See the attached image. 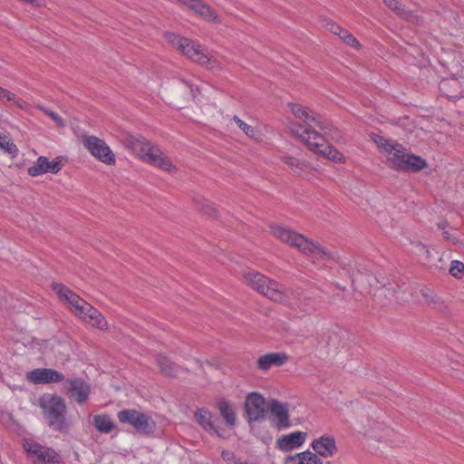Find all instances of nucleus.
Returning <instances> with one entry per match:
<instances>
[{
  "label": "nucleus",
  "instance_id": "0eeeda50",
  "mask_svg": "<svg viewBox=\"0 0 464 464\" xmlns=\"http://www.w3.org/2000/svg\"><path fill=\"white\" fill-rule=\"evenodd\" d=\"M40 407L48 425L56 431H65L70 421L65 417L66 404L60 396L45 395L40 399Z\"/></svg>",
  "mask_w": 464,
  "mask_h": 464
},
{
  "label": "nucleus",
  "instance_id": "a19ab883",
  "mask_svg": "<svg viewBox=\"0 0 464 464\" xmlns=\"http://www.w3.org/2000/svg\"><path fill=\"white\" fill-rule=\"evenodd\" d=\"M184 83L189 88L192 96L196 98L197 94L199 92L198 87L192 83H189L188 82H184Z\"/></svg>",
  "mask_w": 464,
  "mask_h": 464
},
{
  "label": "nucleus",
  "instance_id": "c85d7f7f",
  "mask_svg": "<svg viewBox=\"0 0 464 464\" xmlns=\"http://www.w3.org/2000/svg\"><path fill=\"white\" fill-rule=\"evenodd\" d=\"M383 2L389 9L393 11L398 15L405 19L410 18L411 13L408 10H406L404 5L401 4L398 0H383Z\"/></svg>",
  "mask_w": 464,
  "mask_h": 464
},
{
  "label": "nucleus",
  "instance_id": "2f4dec72",
  "mask_svg": "<svg viewBox=\"0 0 464 464\" xmlns=\"http://www.w3.org/2000/svg\"><path fill=\"white\" fill-rule=\"evenodd\" d=\"M411 244H412V252L415 255L423 256L426 261L430 260V251L424 244H422L421 242H419V241L412 242Z\"/></svg>",
  "mask_w": 464,
  "mask_h": 464
},
{
  "label": "nucleus",
  "instance_id": "ddd939ff",
  "mask_svg": "<svg viewBox=\"0 0 464 464\" xmlns=\"http://www.w3.org/2000/svg\"><path fill=\"white\" fill-rule=\"evenodd\" d=\"M246 412L252 421L263 420L266 414V401L265 397L256 392H250L246 397Z\"/></svg>",
  "mask_w": 464,
  "mask_h": 464
},
{
  "label": "nucleus",
  "instance_id": "58836bf2",
  "mask_svg": "<svg viewBox=\"0 0 464 464\" xmlns=\"http://www.w3.org/2000/svg\"><path fill=\"white\" fill-rule=\"evenodd\" d=\"M288 107L291 111V112L296 117V118H300V116L302 115V112L304 111V110L305 109L304 106H302L298 103H293V102H289L288 104Z\"/></svg>",
  "mask_w": 464,
  "mask_h": 464
},
{
  "label": "nucleus",
  "instance_id": "473e14b6",
  "mask_svg": "<svg viewBox=\"0 0 464 464\" xmlns=\"http://www.w3.org/2000/svg\"><path fill=\"white\" fill-rule=\"evenodd\" d=\"M450 274L455 278H461L464 276V264L459 260L451 261Z\"/></svg>",
  "mask_w": 464,
  "mask_h": 464
},
{
  "label": "nucleus",
  "instance_id": "f3484780",
  "mask_svg": "<svg viewBox=\"0 0 464 464\" xmlns=\"http://www.w3.org/2000/svg\"><path fill=\"white\" fill-rule=\"evenodd\" d=\"M26 379L34 384H49L63 382L64 375L54 369L38 368L28 372Z\"/></svg>",
  "mask_w": 464,
  "mask_h": 464
},
{
  "label": "nucleus",
  "instance_id": "a211bd4d",
  "mask_svg": "<svg viewBox=\"0 0 464 464\" xmlns=\"http://www.w3.org/2000/svg\"><path fill=\"white\" fill-rule=\"evenodd\" d=\"M307 439L304 431H293L277 438L276 447L281 451H291L302 447Z\"/></svg>",
  "mask_w": 464,
  "mask_h": 464
},
{
  "label": "nucleus",
  "instance_id": "c756f323",
  "mask_svg": "<svg viewBox=\"0 0 464 464\" xmlns=\"http://www.w3.org/2000/svg\"><path fill=\"white\" fill-rule=\"evenodd\" d=\"M233 120L234 121L237 123V125L238 126V128L240 130H242V131L246 135L248 136L250 139H253V140H257L258 138V133L257 131L256 130V129L250 125H248L247 123H246L245 121H243L240 118H238L237 116H234L233 117Z\"/></svg>",
  "mask_w": 464,
  "mask_h": 464
},
{
  "label": "nucleus",
  "instance_id": "7c9ffc66",
  "mask_svg": "<svg viewBox=\"0 0 464 464\" xmlns=\"http://www.w3.org/2000/svg\"><path fill=\"white\" fill-rule=\"evenodd\" d=\"M157 362L160 368V371L166 375H173L175 373L173 363L170 360L162 354L157 356Z\"/></svg>",
  "mask_w": 464,
  "mask_h": 464
},
{
  "label": "nucleus",
  "instance_id": "f257e3e1",
  "mask_svg": "<svg viewBox=\"0 0 464 464\" xmlns=\"http://www.w3.org/2000/svg\"><path fill=\"white\" fill-rule=\"evenodd\" d=\"M371 140L380 152L386 156L388 166L394 169L416 172L427 166L423 158L408 152L401 144L395 140L375 133L371 134Z\"/></svg>",
  "mask_w": 464,
  "mask_h": 464
},
{
  "label": "nucleus",
  "instance_id": "9d476101",
  "mask_svg": "<svg viewBox=\"0 0 464 464\" xmlns=\"http://www.w3.org/2000/svg\"><path fill=\"white\" fill-rule=\"evenodd\" d=\"M82 142L90 154L102 163L109 166L116 163L115 154L101 138L92 135H82Z\"/></svg>",
  "mask_w": 464,
  "mask_h": 464
},
{
  "label": "nucleus",
  "instance_id": "393cba45",
  "mask_svg": "<svg viewBox=\"0 0 464 464\" xmlns=\"http://www.w3.org/2000/svg\"><path fill=\"white\" fill-rule=\"evenodd\" d=\"M299 119L304 121L308 125V128L306 129L309 130H312L311 128L313 127H318L321 130H326L324 123L320 119H317L314 116V113L311 111L307 107H305ZM302 127L305 129L304 126Z\"/></svg>",
  "mask_w": 464,
  "mask_h": 464
},
{
  "label": "nucleus",
  "instance_id": "a18cd8bd",
  "mask_svg": "<svg viewBox=\"0 0 464 464\" xmlns=\"http://www.w3.org/2000/svg\"><path fill=\"white\" fill-rule=\"evenodd\" d=\"M439 228H440V229H444V228H445V227H444L443 225L440 224V225H439Z\"/></svg>",
  "mask_w": 464,
  "mask_h": 464
},
{
  "label": "nucleus",
  "instance_id": "a878e982",
  "mask_svg": "<svg viewBox=\"0 0 464 464\" xmlns=\"http://www.w3.org/2000/svg\"><path fill=\"white\" fill-rule=\"evenodd\" d=\"M195 418L198 424L207 431H216L212 421V414L209 411L198 409L195 412Z\"/></svg>",
  "mask_w": 464,
  "mask_h": 464
},
{
  "label": "nucleus",
  "instance_id": "aec40b11",
  "mask_svg": "<svg viewBox=\"0 0 464 464\" xmlns=\"http://www.w3.org/2000/svg\"><path fill=\"white\" fill-rule=\"evenodd\" d=\"M179 3L197 13L203 19L218 23V18L215 11L201 0H178Z\"/></svg>",
  "mask_w": 464,
  "mask_h": 464
},
{
  "label": "nucleus",
  "instance_id": "e433bc0d",
  "mask_svg": "<svg viewBox=\"0 0 464 464\" xmlns=\"http://www.w3.org/2000/svg\"><path fill=\"white\" fill-rule=\"evenodd\" d=\"M0 424H2L5 428H12L14 426L15 421L12 413L8 411H2L0 413Z\"/></svg>",
  "mask_w": 464,
  "mask_h": 464
},
{
  "label": "nucleus",
  "instance_id": "f8f14e48",
  "mask_svg": "<svg viewBox=\"0 0 464 464\" xmlns=\"http://www.w3.org/2000/svg\"><path fill=\"white\" fill-rule=\"evenodd\" d=\"M270 420L278 430H286L291 426L289 416V405L273 399L269 401Z\"/></svg>",
  "mask_w": 464,
  "mask_h": 464
},
{
  "label": "nucleus",
  "instance_id": "423d86ee",
  "mask_svg": "<svg viewBox=\"0 0 464 464\" xmlns=\"http://www.w3.org/2000/svg\"><path fill=\"white\" fill-rule=\"evenodd\" d=\"M168 40L180 50L188 59L207 69L215 70L219 68L218 61L199 44L188 38L180 37L174 34H167Z\"/></svg>",
  "mask_w": 464,
  "mask_h": 464
},
{
  "label": "nucleus",
  "instance_id": "2eb2a0df",
  "mask_svg": "<svg viewBox=\"0 0 464 464\" xmlns=\"http://www.w3.org/2000/svg\"><path fill=\"white\" fill-rule=\"evenodd\" d=\"M63 386L66 392L79 404L84 403L89 398L91 387L82 378L64 379Z\"/></svg>",
  "mask_w": 464,
  "mask_h": 464
},
{
  "label": "nucleus",
  "instance_id": "b1692460",
  "mask_svg": "<svg viewBox=\"0 0 464 464\" xmlns=\"http://www.w3.org/2000/svg\"><path fill=\"white\" fill-rule=\"evenodd\" d=\"M93 425L101 433H109L115 427L111 418L106 414L95 415Z\"/></svg>",
  "mask_w": 464,
  "mask_h": 464
},
{
  "label": "nucleus",
  "instance_id": "1a4fd4ad",
  "mask_svg": "<svg viewBox=\"0 0 464 464\" xmlns=\"http://www.w3.org/2000/svg\"><path fill=\"white\" fill-rule=\"evenodd\" d=\"M23 446L28 459L34 464H65L55 450L43 446L32 439H24Z\"/></svg>",
  "mask_w": 464,
  "mask_h": 464
},
{
  "label": "nucleus",
  "instance_id": "5701e85b",
  "mask_svg": "<svg viewBox=\"0 0 464 464\" xmlns=\"http://www.w3.org/2000/svg\"><path fill=\"white\" fill-rule=\"evenodd\" d=\"M218 409L220 415L224 418L228 425H235L237 417L235 412V406L231 402L226 399H220L218 401Z\"/></svg>",
  "mask_w": 464,
  "mask_h": 464
},
{
  "label": "nucleus",
  "instance_id": "c9c22d12",
  "mask_svg": "<svg viewBox=\"0 0 464 464\" xmlns=\"http://www.w3.org/2000/svg\"><path fill=\"white\" fill-rule=\"evenodd\" d=\"M41 111H43L48 117H50L59 128H63L65 126V122L63 118L52 110H48L44 107H39Z\"/></svg>",
  "mask_w": 464,
  "mask_h": 464
},
{
  "label": "nucleus",
  "instance_id": "9b49d317",
  "mask_svg": "<svg viewBox=\"0 0 464 464\" xmlns=\"http://www.w3.org/2000/svg\"><path fill=\"white\" fill-rule=\"evenodd\" d=\"M117 416L120 422L130 424L138 432L151 434L156 430L155 421L143 412L128 409L120 411Z\"/></svg>",
  "mask_w": 464,
  "mask_h": 464
},
{
  "label": "nucleus",
  "instance_id": "dca6fc26",
  "mask_svg": "<svg viewBox=\"0 0 464 464\" xmlns=\"http://www.w3.org/2000/svg\"><path fill=\"white\" fill-rule=\"evenodd\" d=\"M312 453H316L319 459H329L337 452V444L334 437L330 434H324L314 439L311 444Z\"/></svg>",
  "mask_w": 464,
  "mask_h": 464
},
{
  "label": "nucleus",
  "instance_id": "39448f33",
  "mask_svg": "<svg viewBox=\"0 0 464 464\" xmlns=\"http://www.w3.org/2000/svg\"><path fill=\"white\" fill-rule=\"evenodd\" d=\"M289 129L293 134L298 137L310 150L334 162H345L344 156L334 146L329 144L324 137L316 130L304 129L302 125L292 122Z\"/></svg>",
  "mask_w": 464,
  "mask_h": 464
},
{
  "label": "nucleus",
  "instance_id": "4468645a",
  "mask_svg": "<svg viewBox=\"0 0 464 464\" xmlns=\"http://www.w3.org/2000/svg\"><path fill=\"white\" fill-rule=\"evenodd\" d=\"M61 157H56L53 160L45 156H39L37 160L27 169L31 177H39L47 173L57 174L63 169Z\"/></svg>",
  "mask_w": 464,
  "mask_h": 464
},
{
  "label": "nucleus",
  "instance_id": "ea45409f",
  "mask_svg": "<svg viewBox=\"0 0 464 464\" xmlns=\"http://www.w3.org/2000/svg\"><path fill=\"white\" fill-rule=\"evenodd\" d=\"M451 83L455 84L456 81L455 80H452V81L444 80L440 82V89L441 92H445L448 97L453 99V98H457L458 95H450L449 93L446 92L448 86H450Z\"/></svg>",
  "mask_w": 464,
  "mask_h": 464
},
{
  "label": "nucleus",
  "instance_id": "cd10ccee",
  "mask_svg": "<svg viewBox=\"0 0 464 464\" xmlns=\"http://www.w3.org/2000/svg\"><path fill=\"white\" fill-rule=\"evenodd\" d=\"M0 151H4L14 158L18 155L19 150L7 136L0 134Z\"/></svg>",
  "mask_w": 464,
  "mask_h": 464
},
{
  "label": "nucleus",
  "instance_id": "79ce46f5",
  "mask_svg": "<svg viewBox=\"0 0 464 464\" xmlns=\"http://www.w3.org/2000/svg\"><path fill=\"white\" fill-rule=\"evenodd\" d=\"M443 235H444L445 238H447L448 240L451 241L453 244H457L459 242L457 237L452 236L449 231H445L443 233Z\"/></svg>",
  "mask_w": 464,
  "mask_h": 464
},
{
  "label": "nucleus",
  "instance_id": "37998d69",
  "mask_svg": "<svg viewBox=\"0 0 464 464\" xmlns=\"http://www.w3.org/2000/svg\"><path fill=\"white\" fill-rule=\"evenodd\" d=\"M222 457L225 460H230L234 459V453L228 450H223Z\"/></svg>",
  "mask_w": 464,
  "mask_h": 464
},
{
  "label": "nucleus",
  "instance_id": "72a5a7b5",
  "mask_svg": "<svg viewBox=\"0 0 464 464\" xmlns=\"http://www.w3.org/2000/svg\"><path fill=\"white\" fill-rule=\"evenodd\" d=\"M340 38L343 39V42L349 46H352L355 49L361 48V44L357 39L346 29L343 31Z\"/></svg>",
  "mask_w": 464,
  "mask_h": 464
},
{
  "label": "nucleus",
  "instance_id": "7ed1b4c3",
  "mask_svg": "<svg viewBox=\"0 0 464 464\" xmlns=\"http://www.w3.org/2000/svg\"><path fill=\"white\" fill-rule=\"evenodd\" d=\"M52 289L75 316L93 327L101 330L107 329L108 323L104 316L66 285L53 283Z\"/></svg>",
  "mask_w": 464,
  "mask_h": 464
},
{
  "label": "nucleus",
  "instance_id": "c03bdc74",
  "mask_svg": "<svg viewBox=\"0 0 464 464\" xmlns=\"http://www.w3.org/2000/svg\"><path fill=\"white\" fill-rule=\"evenodd\" d=\"M236 464H254V463H252V462H237Z\"/></svg>",
  "mask_w": 464,
  "mask_h": 464
},
{
  "label": "nucleus",
  "instance_id": "4be33fe9",
  "mask_svg": "<svg viewBox=\"0 0 464 464\" xmlns=\"http://www.w3.org/2000/svg\"><path fill=\"white\" fill-rule=\"evenodd\" d=\"M368 436L376 441H384L392 444L391 438L394 436V431L385 423L375 421L371 425Z\"/></svg>",
  "mask_w": 464,
  "mask_h": 464
},
{
  "label": "nucleus",
  "instance_id": "bb28decb",
  "mask_svg": "<svg viewBox=\"0 0 464 464\" xmlns=\"http://www.w3.org/2000/svg\"><path fill=\"white\" fill-rule=\"evenodd\" d=\"M283 161L289 166L292 170L298 175H302L307 169V163L304 160L297 159L293 156H285L283 158Z\"/></svg>",
  "mask_w": 464,
  "mask_h": 464
},
{
  "label": "nucleus",
  "instance_id": "6ab92c4d",
  "mask_svg": "<svg viewBox=\"0 0 464 464\" xmlns=\"http://www.w3.org/2000/svg\"><path fill=\"white\" fill-rule=\"evenodd\" d=\"M289 361V356L285 352L267 353L260 355L256 362V368L261 372H267L273 366L281 367Z\"/></svg>",
  "mask_w": 464,
  "mask_h": 464
},
{
  "label": "nucleus",
  "instance_id": "6e6552de",
  "mask_svg": "<svg viewBox=\"0 0 464 464\" xmlns=\"http://www.w3.org/2000/svg\"><path fill=\"white\" fill-rule=\"evenodd\" d=\"M244 279L249 286L268 299L276 303L286 302L287 292L278 282L254 271L246 273Z\"/></svg>",
  "mask_w": 464,
  "mask_h": 464
},
{
  "label": "nucleus",
  "instance_id": "20e7f679",
  "mask_svg": "<svg viewBox=\"0 0 464 464\" xmlns=\"http://www.w3.org/2000/svg\"><path fill=\"white\" fill-rule=\"evenodd\" d=\"M126 147L143 161L154 165L167 172L176 169L170 160L161 150L142 136H130L125 140Z\"/></svg>",
  "mask_w": 464,
  "mask_h": 464
},
{
  "label": "nucleus",
  "instance_id": "f03ea898",
  "mask_svg": "<svg viewBox=\"0 0 464 464\" xmlns=\"http://www.w3.org/2000/svg\"><path fill=\"white\" fill-rule=\"evenodd\" d=\"M271 234L283 243L296 248L302 254L310 256L314 261L328 262L334 260L335 256L327 248L321 246L304 235L288 227L273 225L270 226Z\"/></svg>",
  "mask_w": 464,
  "mask_h": 464
},
{
  "label": "nucleus",
  "instance_id": "f704fd0d",
  "mask_svg": "<svg viewBox=\"0 0 464 464\" xmlns=\"http://www.w3.org/2000/svg\"><path fill=\"white\" fill-rule=\"evenodd\" d=\"M0 100L3 102H15L19 107H23V105L19 102V100H17L14 93L8 91L5 88H3L0 86Z\"/></svg>",
  "mask_w": 464,
  "mask_h": 464
},
{
  "label": "nucleus",
  "instance_id": "412c9836",
  "mask_svg": "<svg viewBox=\"0 0 464 464\" xmlns=\"http://www.w3.org/2000/svg\"><path fill=\"white\" fill-rule=\"evenodd\" d=\"M283 464H324V461L318 458L316 453H312L311 450H306L286 456Z\"/></svg>",
  "mask_w": 464,
  "mask_h": 464
},
{
  "label": "nucleus",
  "instance_id": "4c0bfd02",
  "mask_svg": "<svg viewBox=\"0 0 464 464\" xmlns=\"http://www.w3.org/2000/svg\"><path fill=\"white\" fill-rule=\"evenodd\" d=\"M324 26H325V28L328 31H330L333 34L338 35L339 37L342 35V34L345 30L344 28L341 27L339 24H335L334 22H332V21H327L324 24Z\"/></svg>",
  "mask_w": 464,
  "mask_h": 464
}]
</instances>
